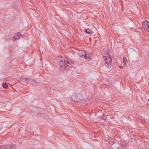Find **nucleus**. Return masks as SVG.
<instances>
[{
    "instance_id": "f257e3e1",
    "label": "nucleus",
    "mask_w": 149,
    "mask_h": 149,
    "mask_svg": "<svg viewBox=\"0 0 149 149\" xmlns=\"http://www.w3.org/2000/svg\"><path fill=\"white\" fill-rule=\"evenodd\" d=\"M71 63H72V62L71 60H69L67 57L64 58V59H63L59 63V65L60 67V70H65L66 68H68L70 65H71Z\"/></svg>"
},
{
    "instance_id": "f03ea898",
    "label": "nucleus",
    "mask_w": 149,
    "mask_h": 149,
    "mask_svg": "<svg viewBox=\"0 0 149 149\" xmlns=\"http://www.w3.org/2000/svg\"><path fill=\"white\" fill-rule=\"evenodd\" d=\"M71 99L74 102H79L83 101V104L85 103V101L84 100V97L82 95L79 93H75L72 95Z\"/></svg>"
},
{
    "instance_id": "7ed1b4c3",
    "label": "nucleus",
    "mask_w": 149,
    "mask_h": 149,
    "mask_svg": "<svg viewBox=\"0 0 149 149\" xmlns=\"http://www.w3.org/2000/svg\"><path fill=\"white\" fill-rule=\"evenodd\" d=\"M15 148V146L14 144H8L5 146L1 143L0 145V149H14Z\"/></svg>"
},
{
    "instance_id": "20e7f679",
    "label": "nucleus",
    "mask_w": 149,
    "mask_h": 149,
    "mask_svg": "<svg viewBox=\"0 0 149 149\" xmlns=\"http://www.w3.org/2000/svg\"><path fill=\"white\" fill-rule=\"evenodd\" d=\"M106 63L105 65L107 66L108 68H110L111 66L112 59L111 57H106L104 59Z\"/></svg>"
},
{
    "instance_id": "39448f33",
    "label": "nucleus",
    "mask_w": 149,
    "mask_h": 149,
    "mask_svg": "<svg viewBox=\"0 0 149 149\" xmlns=\"http://www.w3.org/2000/svg\"><path fill=\"white\" fill-rule=\"evenodd\" d=\"M142 24L144 29L149 32V22L146 20L143 22Z\"/></svg>"
},
{
    "instance_id": "423d86ee",
    "label": "nucleus",
    "mask_w": 149,
    "mask_h": 149,
    "mask_svg": "<svg viewBox=\"0 0 149 149\" xmlns=\"http://www.w3.org/2000/svg\"><path fill=\"white\" fill-rule=\"evenodd\" d=\"M21 36V35L19 33H17V34L15 35L12 38L13 41H15L17 39L19 38Z\"/></svg>"
},
{
    "instance_id": "0eeeda50",
    "label": "nucleus",
    "mask_w": 149,
    "mask_h": 149,
    "mask_svg": "<svg viewBox=\"0 0 149 149\" xmlns=\"http://www.w3.org/2000/svg\"><path fill=\"white\" fill-rule=\"evenodd\" d=\"M81 57H84V58L87 59L88 61H89L91 60V58L90 57V56L89 55L86 54H85V55L82 54L81 56Z\"/></svg>"
},
{
    "instance_id": "6e6552de",
    "label": "nucleus",
    "mask_w": 149,
    "mask_h": 149,
    "mask_svg": "<svg viewBox=\"0 0 149 149\" xmlns=\"http://www.w3.org/2000/svg\"><path fill=\"white\" fill-rule=\"evenodd\" d=\"M91 29H84V31L87 34H92L93 33V32L91 31Z\"/></svg>"
},
{
    "instance_id": "1a4fd4ad",
    "label": "nucleus",
    "mask_w": 149,
    "mask_h": 149,
    "mask_svg": "<svg viewBox=\"0 0 149 149\" xmlns=\"http://www.w3.org/2000/svg\"><path fill=\"white\" fill-rule=\"evenodd\" d=\"M127 143L125 140H120V144L122 147L126 146Z\"/></svg>"
},
{
    "instance_id": "9d476101",
    "label": "nucleus",
    "mask_w": 149,
    "mask_h": 149,
    "mask_svg": "<svg viewBox=\"0 0 149 149\" xmlns=\"http://www.w3.org/2000/svg\"><path fill=\"white\" fill-rule=\"evenodd\" d=\"M123 62L124 65H126L127 64V63H128V61H127V59L126 58L124 57L123 58Z\"/></svg>"
},
{
    "instance_id": "9b49d317",
    "label": "nucleus",
    "mask_w": 149,
    "mask_h": 149,
    "mask_svg": "<svg viewBox=\"0 0 149 149\" xmlns=\"http://www.w3.org/2000/svg\"><path fill=\"white\" fill-rule=\"evenodd\" d=\"M2 85L3 87L4 88H7L8 87V84L6 83H3Z\"/></svg>"
},
{
    "instance_id": "f8f14e48",
    "label": "nucleus",
    "mask_w": 149,
    "mask_h": 149,
    "mask_svg": "<svg viewBox=\"0 0 149 149\" xmlns=\"http://www.w3.org/2000/svg\"><path fill=\"white\" fill-rule=\"evenodd\" d=\"M10 37L9 36H6L4 39H5V40L6 41H8L10 40Z\"/></svg>"
},
{
    "instance_id": "ddd939ff",
    "label": "nucleus",
    "mask_w": 149,
    "mask_h": 149,
    "mask_svg": "<svg viewBox=\"0 0 149 149\" xmlns=\"http://www.w3.org/2000/svg\"><path fill=\"white\" fill-rule=\"evenodd\" d=\"M109 141L108 142L111 145H113L114 143V140H109Z\"/></svg>"
},
{
    "instance_id": "4468645a",
    "label": "nucleus",
    "mask_w": 149,
    "mask_h": 149,
    "mask_svg": "<svg viewBox=\"0 0 149 149\" xmlns=\"http://www.w3.org/2000/svg\"><path fill=\"white\" fill-rule=\"evenodd\" d=\"M29 80V79L28 78H23L22 80L23 81H26Z\"/></svg>"
},
{
    "instance_id": "2eb2a0df",
    "label": "nucleus",
    "mask_w": 149,
    "mask_h": 149,
    "mask_svg": "<svg viewBox=\"0 0 149 149\" xmlns=\"http://www.w3.org/2000/svg\"><path fill=\"white\" fill-rule=\"evenodd\" d=\"M120 68H121V69H123V66H121V65H120Z\"/></svg>"
},
{
    "instance_id": "dca6fc26",
    "label": "nucleus",
    "mask_w": 149,
    "mask_h": 149,
    "mask_svg": "<svg viewBox=\"0 0 149 149\" xmlns=\"http://www.w3.org/2000/svg\"><path fill=\"white\" fill-rule=\"evenodd\" d=\"M109 138H110V139H111V137H109V138H108V139H109V140H110V139Z\"/></svg>"
},
{
    "instance_id": "f3484780",
    "label": "nucleus",
    "mask_w": 149,
    "mask_h": 149,
    "mask_svg": "<svg viewBox=\"0 0 149 149\" xmlns=\"http://www.w3.org/2000/svg\"><path fill=\"white\" fill-rule=\"evenodd\" d=\"M148 101H149V99H148Z\"/></svg>"
}]
</instances>
